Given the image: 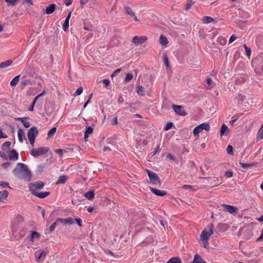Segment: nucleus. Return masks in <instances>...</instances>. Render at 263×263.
Segmentation results:
<instances>
[{"label":"nucleus","mask_w":263,"mask_h":263,"mask_svg":"<svg viewBox=\"0 0 263 263\" xmlns=\"http://www.w3.org/2000/svg\"><path fill=\"white\" fill-rule=\"evenodd\" d=\"M223 206L225 208L224 211L229 212L230 214H234L238 213L237 208L228 204H223Z\"/></svg>","instance_id":"11"},{"label":"nucleus","mask_w":263,"mask_h":263,"mask_svg":"<svg viewBox=\"0 0 263 263\" xmlns=\"http://www.w3.org/2000/svg\"><path fill=\"white\" fill-rule=\"evenodd\" d=\"M203 129L209 131L210 129L209 124L207 123H203L195 127L193 130L194 136L198 135Z\"/></svg>","instance_id":"6"},{"label":"nucleus","mask_w":263,"mask_h":263,"mask_svg":"<svg viewBox=\"0 0 263 263\" xmlns=\"http://www.w3.org/2000/svg\"><path fill=\"white\" fill-rule=\"evenodd\" d=\"M8 196V192L6 190H4L0 192V202L6 199Z\"/></svg>","instance_id":"25"},{"label":"nucleus","mask_w":263,"mask_h":263,"mask_svg":"<svg viewBox=\"0 0 263 263\" xmlns=\"http://www.w3.org/2000/svg\"><path fill=\"white\" fill-rule=\"evenodd\" d=\"M58 224V222L57 221V220H55V221L49 227V232H52L55 229V227Z\"/></svg>","instance_id":"38"},{"label":"nucleus","mask_w":263,"mask_h":263,"mask_svg":"<svg viewBox=\"0 0 263 263\" xmlns=\"http://www.w3.org/2000/svg\"><path fill=\"white\" fill-rule=\"evenodd\" d=\"M17 135L18 140L20 142L22 143L24 139L25 138L24 130L22 129H19L17 131Z\"/></svg>","instance_id":"20"},{"label":"nucleus","mask_w":263,"mask_h":263,"mask_svg":"<svg viewBox=\"0 0 263 263\" xmlns=\"http://www.w3.org/2000/svg\"><path fill=\"white\" fill-rule=\"evenodd\" d=\"M0 157L3 158H5V159H7L8 158L7 157V155L3 153L0 152Z\"/></svg>","instance_id":"64"},{"label":"nucleus","mask_w":263,"mask_h":263,"mask_svg":"<svg viewBox=\"0 0 263 263\" xmlns=\"http://www.w3.org/2000/svg\"><path fill=\"white\" fill-rule=\"evenodd\" d=\"M203 21L204 23L208 24L213 22L214 19L211 16H205L203 17Z\"/></svg>","instance_id":"31"},{"label":"nucleus","mask_w":263,"mask_h":263,"mask_svg":"<svg viewBox=\"0 0 263 263\" xmlns=\"http://www.w3.org/2000/svg\"><path fill=\"white\" fill-rule=\"evenodd\" d=\"M229 133V129L228 128V126L225 124L222 125L220 129V135H228Z\"/></svg>","instance_id":"18"},{"label":"nucleus","mask_w":263,"mask_h":263,"mask_svg":"<svg viewBox=\"0 0 263 263\" xmlns=\"http://www.w3.org/2000/svg\"><path fill=\"white\" fill-rule=\"evenodd\" d=\"M44 184L41 181H37L29 184V188L32 194H33V193L34 192H37V190L42 189L44 187Z\"/></svg>","instance_id":"4"},{"label":"nucleus","mask_w":263,"mask_h":263,"mask_svg":"<svg viewBox=\"0 0 263 263\" xmlns=\"http://www.w3.org/2000/svg\"><path fill=\"white\" fill-rule=\"evenodd\" d=\"M206 82H207V84H208V86H209V89H210L213 86H212V80L211 79V78H208L206 79Z\"/></svg>","instance_id":"45"},{"label":"nucleus","mask_w":263,"mask_h":263,"mask_svg":"<svg viewBox=\"0 0 263 263\" xmlns=\"http://www.w3.org/2000/svg\"><path fill=\"white\" fill-rule=\"evenodd\" d=\"M166 263H182V261L179 257H174L170 259Z\"/></svg>","instance_id":"24"},{"label":"nucleus","mask_w":263,"mask_h":263,"mask_svg":"<svg viewBox=\"0 0 263 263\" xmlns=\"http://www.w3.org/2000/svg\"><path fill=\"white\" fill-rule=\"evenodd\" d=\"M83 92V88L80 87L77 89V90L74 92L73 96L76 97L80 95Z\"/></svg>","instance_id":"39"},{"label":"nucleus","mask_w":263,"mask_h":263,"mask_svg":"<svg viewBox=\"0 0 263 263\" xmlns=\"http://www.w3.org/2000/svg\"><path fill=\"white\" fill-rule=\"evenodd\" d=\"M146 172L152 183L156 185H160V179L156 173L148 170H146Z\"/></svg>","instance_id":"5"},{"label":"nucleus","mask_w":263,"mask_h":263,"mask_svg":"<svg viewBox=\"0 0 263 263\" xmlns=\"http://www.w3.org/2000/svg\"><path fill=\"white\" fill-rule=\"evenodd\" d=\"M69 21L68 18H66L63 25V29L65 31H66L69 28Z\"/></svg>","instance_id":"33"},{"label":"nucleus","mask_w":263,"mask_h":263,"mask_svg":"<svg viewBox=\"0 0 263 263\" xmlns=\"http://www.w3.org/2000/svg\"><path fill=\"white\" fill-rule=\"evenodd\" d=\"M55 152L59 154L61 156H62L63 154V150L61 149H57L55 150Z\"/></svg>","instance_id":"63"},{"label":"nucleus","mask_w":263,"mask_h":263,"mask_svg":"<svg viewBox=\"0 0 263 263\" xmlns=\"http://www.w3.org/2000/svg\"><path fill=\"white\" fill-rule=\"evenodd\" d=\"M124 10L127 14L132 17L135 21L138 22L139 20L137 18L135 13L133 11L132 9L128 6H124Z\"/></svg>","instance_id":"13"},{"label":"nucleus","mask_w":263,"mask_h":263,"mask_svg":"<svg viewBox=\"0 0 263 263\" xmlns=\"http://www.w3.org/2000/svg\"><path fill=\"white\" fill-rule=\"evenodd\" d=\"M56 5L54 4H51L47 7L46 9V13L47 14H52L55 9Z\"/></svg>","instance_id":"16"},{"label":"nucleus","mask_w":263,"mask_h":263,"mask_svg":"<svg viewBox=\"0 0 263 263\" xmlns=\"http://www.w3.org/2000/svg\"><path fill=\"white\" fill-rule=\"evenodd\" d=\"M236 39V36L234 34L232 35L229 39V43H232Z\"/></svg>","instance_id":"53"},{"label":"nucleus","mask_w":263,"mask_h":263,"mask_svg":"<svg viewBox=\"0 0 263 263\" xmlns=\"http://www.w3.org/2000/svg\"><path fill=\"white\" fill-rule=\"evenodd\" d=\"M23 4H26L28 6H32L33 5V2L32 0H23Z\"/></svg>","instance_id":"48"},{"label":"nucleus","mask_w":263,"mask_h":263,"mask_svg":"<svg viewBox=\"0 0 263 263\" xmlns=\"http://www.w3.org/2000/svg\"><path fill=\"white\" fill-rule=\"evenodd\" d=\"M227 153L229 154H233V147L232 145H228L227 148Z\"/></svg>","instance_id":"47"},{"label":"nucleus","mask_w":263,"mask_h":263,"mask_svg":"<svg viewBox=\"0 0 263 263\" xmlns=\"http://www.w3.org/2000/svg\"><path fill=\"white\" fill-rule=\"evenodd\" d=\"M50 194L49 192H34L33 193V195L39 198H44L48 196Z\"/></svg>","instance_id":"14"},{"label":"nucleus","mask_w":263,"mask_h":263,"mask_svg":"<svg viewBox=\"0 0 263 263\" xmlns=\"http://www.w3.org/2000/svg\"><path fill=\"white\" fill-rule=\"evenodd\" d=\"M56 220H57V221L58 222V223L59 222H60L61 223H63V224H66L67 223L66 219H64V218H57Z\"/></svg>","instance_id":"46"},{"label":"nucleus","mask_w":263,"mask_h":263,"mask_svg":"<svg viewBox=\"0 0 263 263\" xmlns=\"http://www.w3.org/2000/svg\"><path fill=\"white\" fill-rule=\"evenodd\" d=\"M137 92L139 95L143 96L144 95V87L142 86H138L137 87Z\"/></svg>","instance_id":"28"},{"label":"nucleus","mask_w":263,"mask_h":263,"mask_svg":"<svg viewBox=\"0 0 263 263\" xmlns=\"http://www.w3.org/2000/svg\"><path fill=\"white\" fill-rule=\"evenodd\" d=\"M225 175L228 178H231L233 176V173L232 171H228L226 172Z\"/></svg>","instance_id":"50"},{"label":"nucleus","mask_w":263,"mask_h":263,"mask_svg":"<svg viewBox=\"0 0 263 263\" xmlns=\"http://www.w3.org/2000/svg\"><path fill=\"white\" fill-rule=\"evenodd\" d=\"M193 3L191 2L185 5V10H188L192 6Z\"/></svg>","instance_id":"58"},{"label":"nucleus","mask_w":263,"mask_h":263,"mask_svg":"<svg viewBox=\"0 0 263 263\" xmlns=\"http://www.w3.org/2000/svg\"><path fill=\"white\" fill-rule=\"evenodd\" d=\"M239 163H240V165L241 166V167L244 168H246L250 167V166H253L255 164L254 163H242L241 162H240Z\"/></svg>","instance_id":"34"},{"label":"nucleus","mask_w":263,"mask_h":263,"mask_svg":"<svg viewBox=\"0 0 263 263\" xmlns=\"http://www.w3.org/2000/svg\"><path fill=\"white\" fill-rule=\"evenodd\" d=\"M163 62L164 64L166 65L167 67H169V62L168 59L166 55H164L163 56Z\"/></svg>","instance_id":"42"},{"label":"nucleus","mask_w":263,"mask_h":263,"mask_svg":"<svg viewBox=\"0 0 263 263\" xmlns=\"http://www.w3.org/2000/svg\"><path fill=\"white\" fill-rule=\"evenodd\" d=\"M150 191L155 195L159 196H163L166 194V192L163 190H159L157 189L149 187Z\"/></svg>","instance_id":"12"},{"label":"nucleus","mask_w":263,"mask_h":263,"mask_svg":"<svg viewBox=\"0 0 263 263\" xmlns=\"http://www.w3.org/2000/svg\"><path fill=\"white\" fill-rule=\"evenodd\" d=\"M5 1L7 3L8 6H14L16 5V4L19 0H5Z\"/></svg>","instance_id":"36"},{"label":"nucleus","mask_w":263,"mask_h":263,"mask_svg":"<svg viewBox=\"0 0 263 263\" xmlns=\"http://www.w3.org/2000/svg\"><path fill=\"white\" fill-rule=\"evenodd\" d=\"M20 74L15 76L10 82V85L11 86H15L17 85L19 81Z\"/></svg>","instance_id":"26"},{"label":"nucleus","mask_w":263,"mask_h":263,"mask_svg":"<svg viewBox=\"0 0 263 263\" xmlns=\"http://www.w3.org/2000/svg\"><path fill=\"white\" fill-rule=\"evenodd\" d=\"M147 39L146 36H135L132 39V43L139 45L144 43Z\"/></svg>","instance_id":"8"},{"label":"nucleus","mask_w":263,"mask_h":263,"mask_svg":"<svg viewBox=\"0 0 263 263\" xmlns=\"http://www.w3.org/2000/svg\"><path fill=\"white\" fill-rule=\"evenodd\" d=\"M0 186H2L4 187L11 188V187L9 185V184L8 182L4 181H0Z\"/></svg>","instance_id":"43"},{"label":"nucleus","mask_w":263,"mask_h":263,"mask_svg":"<svg viewBox=\"0 0 263 263\" xmlns=\"http://www.w3.org/2000/svg\"><path fill=\"white\" fill-rule=\"evenodd\" d=\"M172 108L174 111L180 116H185L187 115V113L185 111L182 106L173 104Z\"/></svg>","instance_id":"9"},{"label":"nucleus","mask_w":263,"mask_h":263,"mask_svg":"<svg viewBox=\"0 0 263 263\" xmlns=\"http://www.w3.org/2000/svg\"><path fill=\"white\" fill-rule=\"evenodd\" d=\"M263 239V229H262L261 231V234L260 236L257 238V241H260L261 239Z\"/></svg>","instance_id":"60"},{"label":"nucleus","mask_w":263,"mask_h":263,"mask_svg":"<svg viewBox=\"0 0 263 263\" xmlns=\"http://www.w3.org/2000/svg\"><path fill=\"white\" fill-rule=\"evenodd\" d=\"M17 178L29 181L31 179V174L27 166L23 163H17L12 171Z\"/></svg>","instance_id":"1"},{"label":"nucleus","mask_w":263,"mask_h":263,"mask_svg":"<svg viewBox=\"0 0 263 263\" xmlns=\"http://www.w3.org/2000/svg\"><path fill=\"white\" fill-rule=\"evenodd\" d=\"M35 104V103L34 102H32V104L28 108L29 110H30V111L33 110V108H34Z\"/></svg>","instance_id":"59"},{"label":"nucleus","mask_w":263,"mask_h":263,"mask_svg":"<svg viewBox=\"0 0 263 263\" xmlns=\"http://www.w3.org/2000/svg\"><path fill=\"white\" fill-rule=\"evenodd\" d=\"M117 124H118L117 118L116 117L114 118V119L112 120V125H117Z\"/></svg>","instance_id":"62"},{"label":"nucleus","mask_w":263,"mask_h":263,"mask_svg":"<svg viewBox=\"0 0 263 263\" xmlns=\"http://www.w3.org/2000/svg\"><path fill=\"white\" fill-rule=\"evenodd\" d=\"M120 69H118L116 70H115L111 75V77H114L115 76H116L120 71Z\"/></svg>","instance_id":"57"},{"label":"nucleus","mask_w":263,"mask_h":263,"mask_svg":"<svg viewBox=\"0 0 263 263\" xmlns=\"http://www.w3.org/2000/svg\"><path fill=\"white\" fill-rule=\"evenodd\" d=\"M41 236L40 233L35 231H32L31 233L30 241L34 242L35 239H39Z\"/></svg>","instance_id":"17"},{"label":"nucleus","mask_w":263,"mask_h":263,"mask_svg":"<svg viewBox=\"0 0 263 263\" xmlns=\"http://www.w3.org/2000/svg\"><path fill=\"white\" fill-rule=\"evenodd\" d=\"M192 263H206L201 256L198 254H196L194 256L193 261Z\"/></svg>","instance_id":"22"},{"label":"nucleus","mask_w":263,"mask_h":263,"mask_svg":"<svg viewBox=\"0 0 263 263\" xmlns=\"http://www.w3.org/2000/svg\"><path fill=\"white\" fill-rule=\"evenodd\" d=\"M11 145V142L9 141H7L4 143L2 146V149L3 151H6L9 148V147Z\"/></svg>","instance_id":"32"},{"label":"nucleus","mask_w":263,"mask_h":263,"mask_svg":"<svg viewBox=\"0 0 263 263\" xmlns=\"http://www.w3.org/2000/svg\"><path fill=\"white\" fill-rule=\"evenodd\" d=\"M173 123L172 122H168L167 123L165 126L164 127V130H168L170 129H171L173 127Z\"/></svg>","instance_id":"41"},{"label":"nucleus","mask_w":263,"mask_h":263,"mask_svg":"<svg viewBox=\"0 0 263 263\" xmlns=\"http://www.w3.org/2000/svg\"><path fill=\"white\" fill-rule=\"evenodd\" d=\"M103 83L105 85V86H108L110 84V81L108 79L103 80Z\"/></svg>","instance_id":"55"},{"label":"nucleus","mask_w":263,"mask_h":263,"mask_svg":"<svg viewBox=\"0 0 263 263\" xmlns=\"http://www.w3.org/2000/svg\"><path fill=\"white\" fill-rule=\"evenodd\" d=\"M48 150L49 149L47 147H41L32 149L30 154L34 157H37L46 154Z\"/></svg>","instance_id":"7"},{"label":"nucleus","mask_w":263,"mask_h":263,"mask_svg":"<svg viewBox=\"0 0 263 263\" xmlns=\"http://www.w3.org/2000/svg\"><path fill=\"white\" fill-rule=\"evenodd\" d=\"M38 133V130L35 127H31L28 132L27 137L32 146L34 145L35 139Z\"/></svg>","instance_id":"3"},{"label":"nucleus","mask_w":263,"mask_h":263,"mask_svg":"<svg viewBox=\"0 0 263 263\" xmlns=\"http://www.w3.org/2000/svg\"><path fill=\"white\" fill-rule=\"evenodd\" d=\"M159 42L162 46H165L168 44L167 37L161 34L160 36Z\"/></svg>","instance_id":"23"},{"label":"nucleus","mask_w":263,"mask_h":263,"mask_svg":"<svg viewBox=\"0 0 263 263\" xmlns=\"http://www.w3.org/2000/svg\"><path fill=\"white\" fill-rule=\"evenodd\" d=\"M214 233V225L209 224L206 228H205L200 235L199 242L203 247L206 248L209 245L208 240Z\"/></svg>","instance_id":"2"},{"label":"nucleus","mask_w":263,"mask_h":263,"mask_svg":"<svg viewBox=\"0 0 263 263\" xmlns=\"http://www.w3.org/2000/svg\"><path fill=\"white\" fill-rule=\"evenodd\" d=\"M56 131H57L56 127H53L51 129H50L47 133L48 138H50V137H52L56 133Z\"/></svg>","instance_id":"29"},{"label":"nucleus","mask_w":263,"mask_h":263,"mask_svg":"<svg viewBox=\"0 0 263 263\" xmlns=\"http://www.w3.org/2000/svg\"><path fill=\"white\" fill-rule=\"evenodd\" d=\"M133 76L132 73H128L126 75L125 82H128L132 79Z\"/></svg>","instance_id":"40"},{"label":"nucleus","mask_w":263,"mask_h":263,"mask_svg":"<svg viewBox=\"0 0 263 263\" xmlns=\"http://www.w3.org/2000/svg\"><path fill=\"white\" fill-rule=\"evenodd\" d=\"M39 253H40V256H42L43 259H44L45 258L46 256V254H47L46 252L44 251H42L41 252H39Z\"/></svg>","instance_id":"61"},{"label":"nucleus","mask_w":263,"mask_h":263,"mask_svg":"<svg viewBox=\"0 0 263 263\" xmlns=\"http://www.w3.org/2000/svg\"><path fill=\"white\" fill-rule=\"evenodd\" d=\"M10 165V162H5V163H3L2 165V167L5 169L7 168Z\"/></svg>","instance_id":"51"},{"label":"nucleus","mask_w":263,"mask_h":263,"mask_svg":"<svg viewBox=\"0 0 263 263\" xmlns=\"http://www.w3.org/2000/svg\"><path fill=\"white\" fill-rule=\"evenodd\" d=\"M8 157L9 160L16 161L18 159V154L15 150L12 149L8 152Z\"/></svg>","instance_id":"10"},{"label":"nucleus","mask_w":263,"mask_h":263,"mask_svg":"<svg viewBox=\"0 0 263 263\" xmlns=\"http://www.w3.org/2000/svg\"><path fill=\"white\" fill-rule=\"evenodd\" d=\"M93 132V128H91L90 126H88L86 128V129L85 132V136L84 138L86 139V138H88L89 135L91 134Z\"/></svg>","instance_id":"27"},{"label":"nucleus","mask_w":263,"mask_h":263,"mask_svg":"<svg viewBox=\"0 0 263 263\" xmlns=\"http://www.w3.org/2000/svg\"><path fill=\"white\" fill-rule=\"evenodd\" d=\"M263 139V132L259 129L256 137L257 141H259Z\"/></svg>","instance_id":"35"},{"label":"nucleus","mask_w":263,"mask_h":263,"mask_svg":"<svg viewBox=\"0 0 263 263\" xmlns=\"http://www.w3.org/2000/svg\"><path fill=\"white\" fill-rule=\"evenodd\" d=\"M243 47L246 50L247 56L250 57L251 54V48L250 47H248L245 44L243 45Z\"/></svg>","instance_id":"37"},{"label":"nucleus","mask_w":263,"mask_h":263,"mask_svg":"<svg viewBox=\"0 0 263 263\" xmlns=\"http://www.w3.org/2000/svg\"><path fill=\"white\" fill-rule=\"evenodd\" d=\"M31 82L30 80L26 79L22 82V84L24 86H26L27 85L30 84Z\"/></svg>","instance_id":"49"},{"label":"nucleus","mask_w":263,"mask_h":263,"mask_svg":"<svg viewBox=\"0 0 263 263\" xmlns=\"http://www.w3.org/2000/svg\"><path fill=\"white\" fill-rule=\"evenodd\" d=\"M95 192H93V191L91 190V191H89L86 192V193H85L84 196L87 199H88L89 200H91L93 199V198L95 197Z\"/></svg>","instance_id":"19"},{"label":"nucleus","mask_w":263,"mask_h":263,"mask_svg":"<svg viewBox=\"0 0 263 263\" xmlns=\"http://www.w3.org/2000/svg\"><path fill=\"white\" fill-rule=\"evenodd\" d=\"M27 119V117H19L15 118V120L21 121L25 127L28 128L30 126V124L28 121L26 120Z\"/></svg>","instance_id":"15"},{"label":"nucleus","mask_w":263,"mask_h":263,"mask_svg":"<svg viewBox=\"0 0 263 263\" xmlns=\"http://www.w3.org/2000/svg\"><path fill=\"white\" fill-rule=\"evenodd\" d=\"M12 61L9 60L0 63V68H5L9 67L12 64Z\"/></svg>","instance_id":"21"},{"label":"nucleus","mask_w":263,"mask_h":263,"mask_svg":"<svg viewBox=\"0 0 263 263\" xmlns=\"http://www.w3.org/2000/svg\"><path fill=\"white\" fill-rule=\"evenodd\" d=\"M66 222L67 224H72L74 223V219L71 217H68L66 218Z\"/></svg>","instance_id":"44"},{"label":"nucleus","mask_w":263,"mask_h":263,"mask_svg":"<svg viewBox=\"0 0 263 263\" xmlns=\"http://www.w3.org/2000/svg\"><path fill=\"white\" fill-rule=\"evenodd\" d=\"M65 5H66V6H70L72 2H73V0H63Z\"/></svg>","instance_id":"54"},{"label":"nucleus","mask_w":263,"mask_h":263,"mask_svg":"<svg viewBox=\"0 0 263 263\" xmlns=\"http://www.w3.org/2000/svg\"><path fill=\"white\" fill-rule=\"evenodd\" d=\"M74 221L77 222V224L79 227H82V220L80 218H75Z\"/></svg>","instance_id":"52"},{"label":"nucleus","mask_w":263,"mask_h":263,"mask_svg":"<svg viewBox=\"0 0 263 263\" xmlns=\"http://www.w3.org/2000/svg\"><path fill=\"white\" fill-rule=\"evenodd\" d=\"M67 179V177L66 176H60L57 181V183H64Z\"/></svg>","instance_id":"30"},{"label":"nucleus","mask_w":263,"mask_h":263,"mask_svg":"<svg viewBox=\"0 0 263 263\" xmlns=\"http://www.w3.org/2000/svg\"><path fill=\"white\" fill-rule=\"evenodd\" d=\"M35 258L37 259V260H39L40 259H42L43 258H42V256H40V253H39V252H36L35 253Z\"/></svg>","instance_id":"56"}]
</instances>
